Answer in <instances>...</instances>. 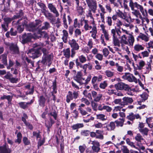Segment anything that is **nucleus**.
I'll use <instances>...</instances> for the list:
<instances>
[{
	"instance_id": "39448f33",
	"label": "nucleus",
	"mask_w": 153,
	"mask_h": 153,
	"mask_svg": "<svg viewBox=\"0 0 153 153\" xmlns=\"http://www.w3.org/2000/svg\"><path fill=\"white\" fill-rule=\"evenodd\" d=\"M89 8L93 13H95L97 9V5L95 0H86Z\"/></svg>"
},
{
	"instance_id": "774afa93",
	"label": "nucleus",
	"mask_w": 153,
	"mask_h": 153,
	"mask_svg": "<svg viewBox=\"0 0 153 153\" xmlns=\"http://www.w3.org/2000/svg\"><path fill=\"white\" fill-rule=\"evenodd\" d=\"M122 151L124 153H129L128 149L126 146H123L122 149Z\"/></svg>"
},
{
	"instance_id": "7c9ffc66",
	"label": "nucleus",
	"mask_w": 153,
	"mask_h": 153,
	"mask_svg": "<svg viewBox=\"0 0 153 153\" xmlns=\"http://www.w3.org/2000/svg\"><path fill=\"white\" fill-rule=\"evenodd\" d=\"M63 55L65 57L69 58L70 56V51L69 48L64 49L63 51Z\"/></svg>"
},
{
	"instance_id": "f8f14e48",
	"label": "nucleus",
	"mask_w": 153,
	"mask_h": 153,
	"mask_svg": "<svg viewBox=\"0 0 153 153\" xmlns=\"http://www.w3.org/2000/svg\"><path fill=\"white\" fill-rule=\"evenodd\" d=\"M48 7L50 11L55 14L56 17L58 16L59 14L55 6L52 3H49L48 4Z\"/></svg>"
},
{
	"instance_id": "bf43d9fd",
	"label": "nucleus",
	"mask_w": 153,
	"mask_h": 153,
	"mask_svg": "<svg viewBox=\"0 0 153 153\" xmlns=\"http://www.w3.org/2000/svg\"><path fill=\"white\" fill-rule=\"evenodd\" d=\"M24 27L22 26L21 25H18L17 27V29L19 33H22L24 30Z\"/></svg>"
},
{
	"instance_id": "de8ad7c7",
	"label": "nucleus",
	"mask_w": 153,
	"mask_h": 153,
	"mask_svg": "<svg viewBox=\"0 0 153 153\" xmlns=\"http://www.w3.org/2000/svg\"><path fill=\"white\" fill-rule=\"evenodd\" d=\"M75 36L77 37L78 36H80L82 32L81 30L77 28L75 29L74 31Z\"/></svg>"
},
{
	"instance_id": "ea45409f",
	"label": "nucleus",
	"mask_w": 153,
	"mask_h": 153,
	"mask_svg": "<svg viewBox=\"0 0 153 153\" xmlns=\"http://www.w3.org/2000/svg\"><path fill=\"white\" fill-rule=\"evenodd\" d=\"M139 131L142 134L147 135L148 134L149 129L146 128L139 129Z\"/></svg>"
},
{
	"instance_id": "c03bdc74",
	"label": "nucleus",
	"mask_w": 153,
	"mask_h": 153,
	"mask_svg": "<svg viewBox=\"0 0 153 153\" xmlns=\"http://www.w3.org/2000/svg\"><path fill=\"white\" fill-rule=\"evenodd\" d=\"M135 139L138 142H141L142 140H144L142 136L139 134H138L135 137Z\"/></svg>"
},
{
	"instance_id": "2eb2a0df",
	"label": "nucleus",
	"mask_w": 153,
	"mask_h": 153,
	"mask_svg": "<svg viewBox=\"0 0 153 153\" xmlns=\"http://www.w3.org/2000/svg\"><path fill=\"white\" fill-rule=\"evenodd\" d=\"M98 6L101 11L102 12V13H100L101 21L102 22L104 23L105 22L104 14L106 13V12L104 7L102 5L100 4L98 5Z\"/></svg>"
},
{
	"instance_id": "4468645a",
	"label": "nucleus",
	"mask_w": 153,
	"mask_h": 153,
	"mask_svg": "<svg viewBox=\"0 0 153 153\" xmlns=\"http://www.w3.org/2000/svg\"><path fill=\"white\" fill-rule=\"evenodd\" d=\"M52 58L53 55L51 54L46 56H43L41 62L43 64H45L48 62H49L51 60Z\"/></svg>"
},
{
	"instance_id": "a211bd4d",
	"label": "nucleus",
	"mask_w": 153,
	"mask_h": 153,
	"mask_svg": "<svg viewBox=\"0 0 153 153\" xmlns=\"http://www.w3.org/2000/svg\"><path fill=\"white\" fill-rule=\"evenodd\" d=\"M62 39L63 41L65 43H66L68 41V34L67 30H64L62 31Z\"/></svg>"
},
{
	"instance_id": "8fccbe9b",
	"label": "nucleus",
	"mask_w": 153,
	"mask_h": 153,
	"mask_svg": "<svg viewBox=\"0 0 153 153\" xmlns=\"http://www.w3.org/2000/svg\"><path fill=\"white\" fill-rule=\"evenodd\" d=\"M79 59L80 62L82 63H84L86 61V57L82 55L79 56Z\"/></svg>"
},
{
	"instance_id": "e433bc0d",
	"label": "nucleus",
	"mask_w": 153,
	"mask_h": 153,
	"mask_svg": "<svg viewBox=\"0 0 153 153\" xmlns=\"http://www.w3.org/2000/svg\"><path fill=\"white\" fill-rule=\"evenodd\" d=\"M2 61L5 65H7V54L4 53L1 55Z\"/></svg>"
},
{
	"instance_id": "c756f323",
	"label": "nucleus",
	"mask_w": 153,
	"mask_h": 153,
	"mask_svg": "<svg viewBox=\"0 0 153 153\" xmlns=\"http://www.w3.org/2000/svg\"><path fill=\"white\" fill-rule=\"evenodd\" d=\"M129 35L128 42L130 45L133 46L134 41V38L132 35L129 34Z\"/></svg>"
},
{
	"instance_id": "9b49d317",
	"label": "nucleus",
	"mask_w": 153,
	"mask_h": 153,
	"mask_svg": "<svg viewBox=\"0 0 153 153\" xmlns=\"http://www.w3.org/2000/svg\"><path fill=\"white\" fill-rule=\"evenodd\" d=\"M91 94L92 97L94 98V101L96 102H99L101 99L102 96V94H99L97 95L96 92L95 91H92Z\"/></svg>"
},
{
	"instance_id": "cd10ccee",
	"label": "nucleus",
	"mask_w": 153,
	"mask_h": 153,
	"mask_svg": "<svg viewBox=\"0 0 153 153\" xmlns=\"http://www.w3.org/2000/svg\"><path fill=\"white\" fill-rule=\"evenodd\" d=\"M146 122L148 124V126L150 128L153 127V121L152 120V118H147L146 120Z\"/></svg>"
},
{
	"instance_id": "6ab92c4d",
	"label": "nucleus",
	"mask_w": 153,
	"mask_h": 153,
	"mask_svg": "<svg viewBox=\"0 0 153 153\" xmlns=\"http://www.w3.org/2000/svg\"><path fill=\"white\" fill-rule=\"evenodd\" d=\"M45 17L52 23L54 22V19L53 18V15L48 12H44L43 13Z\"/></svg>"
},
{
	"instance_id": "aec40b11",
	"label": "nucleus",
	"mask_w": 153,
	"mask_h": 153,
	"mask_svg": "<svg viewBox=\"0 0 153 153\" xmlns=\"http://www.w3.org/2000/svg\"><path fill=\"white\" fill-rule=\"evenodd\" d=\"M17 23L18 25H21L22 26L26 27L27 25V22L26 19L23 18L18 20Z\"/></svg>"
},
{
	"instance_id": "79ce46f5",
	"label": "nucleus",
	"mask_w": 153,
	"mask_h": 153,
	"mask_svg": "<svg viewBox=\"0 0 153 153\" xmlns=\"http://www.w3.org/2000/svg\"><path fill=\"white\" fill-rule=\"evenodd\" d=\"M145 65V63L144 61L142 60L140 61L138 63V66L137 67L138 69L139 70H141Z\"/></svg>"
},
{
	"instance_id": "864d4df0",
	"label": "nucleus",
	"mask_w": 153,
	"mask_h": 153,
	"mask_svg": "<svg viewBox=\"0 0 153 153\" xmlns=\"http://www.w3.org/2000/svg\"><path fill=\"white\" fill-rule=\"evenodd\" d=\"M93 43L92 39H89L87 44V45L90 49H91L93 48Z\"/></svg>"
},
{
	"instance_id": "a18cd8bd",
	"label": "nucleus",
	"mask_w": 153,
	"mask_h": 153,
	"mask_svg": "<svg viewBox=\"0 0 153 153\" xmlns=\"http://www.w3.org/2000/svg\"><path fill=\"white\" fill-rule=\"evenodd\" d=\"M105 75L108 77H111L113 76L114 74V72L108 70L106 71L105 72Z\"/></svg>"
},
{
	"instance_id": "dca6fc26",
	"label": "nucleus",
	"mask_w": 153,
	"mask_h": 153,
	"mask_svg": "<svg viewBox=\"0 0 153 153\" xmlns=\"http://www.w3.org/2000/svg\"><path fill=\"white\" fill-rule=\"evenodd\" d=\"M127 118L131 121H133L135 118L136 119H140L141 117L138 114H134L133 113H131L127 116Z\"/></svg>"
},
{
	"instance_id": "473e14b6",
	"label": "nucleus",
	"mask_w": 153,
	"mask_h": 153,
	"mask_svg": "<svg viewBox=\"0 0 153 153\" xmlns=\"http://www.w3.org/2000/svg\"><path fill=\"white\" fill-rule=\"evenodd\" d=\"M45 98L43 96H41L39 100V105L44 107L45 106Z\"/></svg>"
},
{
	"instance_id": "423d86ee",
	"label": "nucleus",
	"mask_w": 153,
	"mask_h": 153,
	"mask_svg": "<svg viewBox=\"0 0 153 153\" xmlns=\"http://www.w3.org/2000/svg\"><path fill=\"white\" fill-rule=\"evenodd\" d=\"M114 87L117 90H124L128 92L131 91V88L128 85L122 82H119L116 84L115 85Z\"/></svg>"
},
{
	"instance_id": "393cba45",
	"label": "nucleus",
	"mask_w": 153,
	"mask_h": 153,
	"mask_svg": "<svg viewBox=\"0 0 153 153\" xmlns=\"http://www.w3.org/2000/svg\"><path fill=\"white\" fill-rule=\"evenodd\" d=\"M33 102V101L32 100H31L30 102H20L19 103V105L23 109H25L26 108H27V105L28 104H30L32 103Z\"/></svg>"
},
{
	"instance_id": "1a4fd4ad",
	"label": "nucleus",
	"mask_w": 153,
	"mask_h": 153,
	"mask_svg": "<svg viewBox=\"0 0 153 153\" xmlns=\"http://www.w3.org/2000/svg\"><path fill=\"white\" fill-rule=\"evenodd\" d=\"M32 38V36L30 34H25L23 35L22 38V42L23 44L26 43L30 41Z\"/></svg>"
},
{
	"instance_id": "69168bd1",
	"label": "nucleus",
	"mask_w": 153,
	"mask_h": 153,
	"mask_svg": "<svg viewBox=\"0 0 153 153\" xmlns=\"http://www.w3.org/2000/svg\"><path fill=\"white\" fill-rule=\"evenodd\" d=\"M99 147V146H92V149L94 152H98L100 150V148Z\"/></svg>"
},
{
	"instance_id": "4d7b16f0",
	"label": "nucleus",
	"mask_w": 153,
	"mask_h": 153,
	"mask_svg": "<svg viewBox=\"0 0 153 153\" xmlns=\"http://www.w3.org/2000/svg\"><path fill=\"white\" fill-rule=\"evenodd\" d=\"M90 131L88 130H83L81 131V134L84 136H87L89 135Z\"/></svg>"
},
{
	"instance_id": "412c9836",
	"label": "nucleus",
	"mask_w": 153,
	"mask_h": 153,
	"mask_svg": "<svg viewBox=\"0 0 153 153\" xmlns=\"http://www.w3.org/2000/svg\"><path fill=\"white\" fill-rule=\"evenodd\" d=\"M115 127V125L114 122H111L110 123L105 126L107 130L108 131L113 130Z\"/></svg>"
},
{
	"instance_id": "a19ab883",
	"label": "nucleus",
	"mask_w": 153,
	"mask_h": 153,
	"mask_svg": "<svg viewBox=\"0 0 153 153\" xmlns=\"http://www.w3.org/2000/svg\"><path fill=\"white\" fill-rule=\"evenodd\" d=\"M138 37L145 42L148 41L149 39V37L143 34H140Z\"/></svg>"
},
{
	"instance_id": "f03ea898",
	"label": "nucleus",
	"mask_w": 153,
	"mask_h": 153,
	"mask_svg": "<svg viewBox=\"0 0 153 153\" xmlns=\"http://www.w3.org/2000/svg\"><path fill=\"white\" fill-rule=\"evenodd\" d=\"M82 73L80 71H78L76 76L74 77V79L79 83L80 85L83 84L86 85L91 80V76H88L86 79H85V78H82Z\"/></svg>"
},
{
	"instance_id": "20e7f679",
	"label": "nucleus",
	"mask_w": 153,
	"mask_h": 153,
	"mask_svg": "<svg viewBox=\"0 0 153 153\" xmlns=\"http://www.w3.org/2000/svg\"><path fill=\"white\" fill-rule=\"evenodd\" d=\"M4 44L7 47H9L10 50L13 54H19V51L18 47L16 44L13 43L5 42Z\"/></svg>"
},
{
	"instance_id": "5fc2aeb1",
	"label": "nucleus",
	"mask_w": 153,
	"mask_h": 153,
	"mask_svg": "<svg viewBox=\"0 0 153 153\" xmlns=\"http://www.w3.org/2000/svg\"><path fill=\"white\" fill-rule=\"evenodd\" d=\"M107 85V84L106 81H104L100 83V87L102 89H104Z\"/></svg>"
},
{
	"instance_id": "5701e85b",
	"label": "nucleus",
	"mask_w": 153,
	"mask_h": 153,
	"mask_svg": "<svg viewBox=\"0 0 153 153\" xmlns=\"http://www.w3.org/2000/svg\"><path fill=\"white\" fill-rule=\"evenodd\" d=\"M50 121H46L45 122V125L46 127L48 128V130L49 131V129L50 128L52 125L54 123V121L50 117Z\"/></svg>"
},
{
	"instance_id": "338daca9",
	"label": "nucleus",
	"mask_w": 153,
	"mask_h": 153,
	"mask_svg": "<svg viewBox=\"0 0 153 153\" xmlns=\"http://www.w3.org/2000/svg\"><path fill=\"white\" fill-rule=\"evenodd\" d=\"M103 124L101 123H98L94 125V126L97 128H101L103 127Z\"/></svg>"
},
{
	"instance_id": "a878e982",
	"label": "nucleus",
	"mask_w": 153,
	"mask_h": 153,
	"mask_svg": "<svg viewBox=\"0 0 153 153\" xmlns=\"http://www.w3.org/2000/svg\"><path fill=\"white\" fill-rule=\"evenodd\" d=\"M36 25L34 23H30L27 27V29L30 31H34L36 29Z\"/></svg>"
},
{
	"instance_id": "f257e3e1",
	"label": "nucleus",
	"mask_w": 153,
	"mask_h": 153,
	"mask_svg": "<svg viewBox=\"0 0 153 153\" xmlns=\"http://www.w3.org/2000/svg\"><path fill=\"white\" fill-rule=\"evenodd\" d=\"M48 44V41H46L45 44V43L41 42L34 44L33 45V48L27 52V54L30 57L33 59L37 58L41 54L40 50L42 47L45 46L46 45Z\"/></svg>"
},
{
	"instance_id": "e2e57ef3",
	"label": "nucleus",
	"mask_w": 153,
	"mask_h": 153,
	"mask_svg": "<svg viewBox=\"0 0 153 153\" xmlns=\"http://www.w3.org/2000/svg\"><path fill=\"white\" fill-rule=\"evenodd\" d=\"M117 14L118 16L121 18L122 19H125L126 17V16L121 12L119 11L117 13Z\"/></svg>"
},
{
	"instance_id": "bb28decb",
	"label": "nucleus",
	"mask_w": 153,
	"mask_h": 153,
	"mask_svg": "<svg viewBox=\"0 0 153 153\" xmlns=\"http://www.w3.org/2000/svg\"><path fill=\"white\" fill-rule=\"evenodd\" d=\"M127 37L125 35H123L121 36L120 43L122 44V45H123V44L125 45H127L128 44V42L127 41Z\"/></svg>"
},
{
	"instance_id": "13d9d810",
	"label": "nucleus",
	"mask_w": 153,
	"mask_h": 153,
	"mask_svg": "<svg viewBox=\"0 0 153 153\" xmlns=\"http://www.w3.org/2000/svg\"><path fill=\"white\" fill-rule=\"evenodd\" d=\"M148 95L146 93H144L141 95L140 97L142 99V101H145L146 100H147L148 98Z\"/></svg>"
},
{
	"instance_id": "f704fd0d",
	"label": "nucleus",
	"mask_w": 153,
	"mask_h": 153,
	"mask_svg": "<svg viewBox=\"0 0 153 153\" xmlns=\"http://www.w3.org/2000/svg\"><path fill=\"white\" fill-rule=\"evenodd\" d=\"M97 118L99 119L102 121H104L106 120L107 118L104 114H97Z\"/></svg>"
},
{
	"instance_id": "052dcab7",
	"label": "nucleus",
	"mask_w": 153,
	"mask_h": 153,
	"mask_svg": "<svg viewBox=\"0 0 153 153\" xmlns=\"http://www.w3.org/2000/svg\"><path fill=\"white\" fill-rule=\"evenodd\" d=\"M1 27L3 30L4 31H6L7 30V28L8 27V23H4L1 25Z\"/></svg>"
},
{
	"instance_id": "3c124183",
	"label": "nucleus",
	"mask_w": 153,
	"mask_h": 153,
	"mask_svg": "<svg viewBox=\"0 0 153 153\" xmlns=\"http://www.w3.org/2000/svg\"><path fill=\"white\" fill-rule=\"evenodd\" d=\"M86 146L85 144L80 146L79 147V150L80 153H83L85 150Z\"/></svg>"
},
{
	"instance_id": "603ef678",
	"label": "nucleus",
	"mask_w": 153,
	"mask_h": 153,
	"mask_svg": "<svg viewBox=\"0 0 153 153\" xmlns=\"http://www.w3.org/2000/svg\"><path fill=\"white\" fill-rule=\"evenodd\" d=\"M76 7L78 13L79 14L82 15L84 12L83 9L82 7L81 6H79V4L78 6L77 5Z\"/></svg>"
},
{
	"instance_id": "09e8293b",
	"label": "nucleus",
	"mask_w": 153,
	"mask_h": 153,
	"mask_svg": "<svg viewBox=\"0 0 153 153\" xmlns=\"http://www.w3.org/2000/svg\"><path fill=\"white\" fill-rule=\"evenodd\" d=\"M49 116L50 117H50L51 118V116H53L55 120L56 119L57 114L56 111L54 110L51 112L49 114Z\"/></svg>"
},
{
	"instance_id": "7ed1b4c3",
	"label": "nucleus",
	"mask_w": 153,
	"mask_h": 153,
	"mask_svg": "<svg viewBox=\"0 0 153 153\" xmlns=\"http://www.w3.org/2000/svg\"><path fill=\"white\" fill-rule=\"evenodd\" d=\"M129 6L131 8V10H134L135 8H137L140 10L142 15L144 16H147V13L146 10H144L143 7L140 4H138L137 2H133L129 3Z\"/></svg>"
},
{
	"instance_id": "c85d7f7f",
	"label": "nucleus",
	"mask_w": 153,
	"mask_h": 153,
	"mask_svg": "<svg viewBox=\"0 0 153 153\" xmlns=\"http://www.w3.org/2000/svg\"><path fill=\"white\" fill-rule=\"evenodd\" d=\"M40 29H39L38 31L39 34H40L42 36L45 38L48 39L49 38L48 35L45 31H42Z\"/></svg>"
},
{
	"instance_id": "9d476101",
	"label": "nucleus",
	"mask_w": 153,
	"mask_h": 153,
	"mask_svg": "<svg viewBox=\"0 0 153 153\" xmlns=\"http://www.w3.org/2000/svg\"><path fill=\"white\" fill-rule=\"evenodd\" d=\"M68 43L72 49H74L75 50L79 49V46L74 39H73L72 40H70L69 41Z\"/></svg>"
},
{
	"instance_id": "58836bf2",
	"label": "nucleus",
	"mask_w": 153,
	"mask_h": 153,
	"mask_svg": "<svg viewBox=\"0 0 153 153\" xmlns=\"http://www.w3.org/2000/svg\"><path fill=\"white\" fill-rule=\"evenodd\" d=\"M17 139L15 140V142L16 143H18L20 144L21 142L22 138V134L20 132H19L17 135Z\"/></svg>"
},
{
	"instance_id": "0eeeda50",
	"label": "nucleus",
	"mask_w": 153,
	"mask_h": 153,
	"mask_svg": "<svg viewBox=\"0 0 153 153\" xmlns=\"http://www.w3.org/2000/svg\"><path fill=\"white\" fill-rule=\"evenodd\" d=\"M122 78L130 82H134L135 83L137 82V79L132 74L129 73H125L122 76Z\"/></svg>"
},
{
	"instance_id": "4be33fe9",
	"label": "nucleus",
	"mask_w": 153,
	"mask_h": 153,
	"mask_svg": "<svg viewBox=\"0 0 153 153\" xmlns=\"http://www.w3.org/2000/svg\"><path fill=\"white\" fill-rule=\"evenodd\" d=\"M11 150L6 146H0V153H10Z\"/></svg>"
},
{
	"instance_id": "37998d69",
	"label": "nucleus",
	"mask_w": 153,
	"mask_h": 153,
	"mask_svg": "<svg viewBox=\"0 0 153 153\" xmlns=\"http://www.w3.org/2000/svg\"><path fill=\"white\" fill-rule=\"evenodd\" d=\"M37 4L42 9V13L46 11V8L45 5L43 3L41 2H38Z\"/></svg>"
},
{
	"instance_id": "72a5a7b5",
	"label": "nucleus",
	"mask_w": 153,
	"mask_h": 153,
	"mask_svg": "<svg viewBox=\"0 0 153 153\" xmlns=\"http://www.w3.org/2000/svg\"><path fill=\"white\" fill-rule=\"evenodd\" d=\"M120 28H119V29H116V28L115 27V28L112 29L111 30V35L112 36H113L112 33H113V32H115V36H116V33H117V35L118 36H120L121 34V32L120 31Z\"/></svg>"
},
{
	"instance_id": "49530a36",
	"label": "nucleus",
	"mask_w": 153,
	"mask_h": 153,
	"mask_svg": "<svg viewBox=\"0 0 153 153\" xmlns=\"http://www.w3.org/2000/svg\"><path fill=\"white\" fill-rule=\"evenodd\" d=\"M115 66L117 71L120 72H122L123 71V66L119 65L118 63L115 64Z\"/></svg>"
},
{
	"instance_id": "4c0bfd02",
	"label": "nucleus",
	"mask_w": 153,
	"mask_h": 153,
	"mask_svg": "<svg viewBox=\"0 0 153 153\" xmlns=\"http://www.w3.org/2000/svg\"><path fill=\"white\" fill-rule=\"evenodd\" d=\"M131 10L133 11L132 12V13L133 15H134L137 18L138 17V16L139 15H140V18L141 19H142V17L141 16L140 13L139 12V11L135 9H134V10Z\"/></svg>"
},
{
	"instance_id": "c9c22d12",
	"label": "nucleus",
	"mask_w": 153,
	"mask_h": 153,
	"mask_svg": "<svg viewBox=\"0 0 153 153\" xmlns=\"http://www.w3.org/2000/svg\"><path fill=\"white\" fill-rule=\"evenodd\" d=\"M50 27V25L49 23L48 22H45L43 23V25L41 28V30H47Z\"/></svg>"
},
{
	"instance_id": "6e6d98bb",
	"label": "nucleus",
	"mask_w": 153,
	"mask_h": 153,
	"mask_svg": "<svg viewBox=\"0 0 153 153\" xmlns=\"http://www.w3.org/2000/svg\"><path fill=\"white\" fill-rule=\"evenodd\" d=\"M23 141L25 145H28L30 143V141L26 137H24L23 139Z\"/></svg>"
},
{
	"instance_id": "0e129e2a",
	"label": "nucleus",
	"mask_w": 153,
	"mask_h": 153,
	"mask_svg": "<svg viewBox=\"0 0 153 153\" xmlns=\"http://www.w3.org/2000/svg\"><path fill=\"white\" fill-rule=\"evenodd\" d=\"M84 22V28L85 30H89V26L88 25V21L87 20H85L83 21Z\"/></svg>"
},
{
	"instance_id": "680f3d73",
	"label": "nucleus",
	"mask_w": 153,
	"mask_h": 153,
	"mask_svg": "<svg viewBox=\"0 0 153 153\" xmlns=\"http://www.w3.org/2000/svg\"><path fill=\"white\" fill-rule=\"evenodd\" d=\"M78 110L82 115H85L87 114V112L81 108H79Z\"/></svg>"
},
{
	"instance_id": "b1692460",
	"label": "nucleus",
	"mask_w": 153,
	"mask_h": 153,
	"mask_svg": "<svg viewBox=\"0 0 153 153\" xmlns=\"http://www.w3.org/2000/svg\"><path fill=\"white\" fill-rule=\"evenodd\" d=\"M134 50L137 52H139L140 51H143L144 49V46L139 44H137L134 46Z\"/></svg>"
},
{
	"instance_id": "f3484780",
	"label": "nucleus",
	"mask_w": 153,
	"mask_h": 153,
	"mask_svg": "<svg viewBox=\"0 0 153 153\" xmlns=\"http://www.w3.org/2000/svg\"><path fill=\"white\" fill-rule=\"evenodd\" d=\"M112 39L113 42L114 46L120 47V44L119 41L116 36H115V32H113Z\"/></svg>"
},
{
	"instance_id": "6e6552de",
	"label": "nucleus",
	"mask_w": 153,
	"mask_h": 153,
	"mask_svg": "<svg viewBox=\"0 0 153 153\" xmlns=\"http://www.w3.org/2000/svg\"><path fill=\"white\" fill-rule=\"evenodd\" d=\"M78 96L79 91H74L73 93L69 91L68 92V95L67 96V102L69 103L71 100H76L78 97Z\"/></svg>"
},
{
	"instance_id": "ddd939ff",
	"label": "nucleus",
	"mask_w": 153,
	"mask_h": 153,
	"mask_svg": "<svg viewBox=\"0 0 153 153\" xmlns=\"http://www.w3.org/2000/svg\"><path fill=\"white\" fill-rule=\"evenodd\" d=\"M123 101L121 103L122 106H124L128 105V103H131L133 101V100L131 98L128 97H124L123 98Z\"/></svg>"
},
{
	"instance_id": "2f4dec72",
	"label": "nucleus",
	"mask_w": 153,
	"mask_h": 153,
	"mask_svg": "<svg viewBox=\"0 0 153 153\" xmlns=\"http://www.w3.org/2000/svg\"><path fill=\"white\" fill-rule=\"evenodd\" d=\"M83 125L82 123H77L73 125L71 127L73 130H76V131H78V129L82 127Z\"/></svg>"
}]
</instances>
